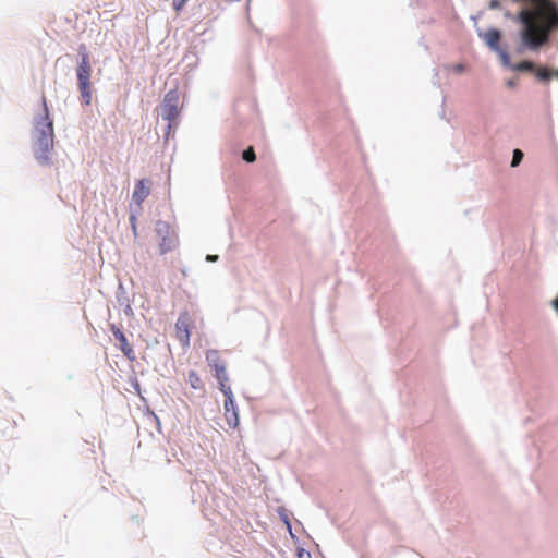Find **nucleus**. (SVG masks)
Wrapping results in <instances>:
<instances>
[{
  "label": "nucleus",
  "instance_id": "9d476101",
  "mask_svg": "<svg viewBox=\"0 0 558 558\" xmlns=\"http://www.w3.org/2000/svg\"><path fill=\"white\" fill-rule=\"evenodd\" d=\"M111 330L114 338L119 341L121 349H125V347H128V339L124 333L113 325L111 326Z\"/></svg>",
  "mask_w": 558,
  "mask_h": 558
},
{
  "label": "nucleus",
  "instance_id": "4468645a",
  "mask_svg": "<svg viewBox=\"0 0 558 558\" xmlns=\"http://www.w3.org/2000/svg\"><path fill=\"white\" fill-rule=\"evenodd\" d=\"M533 71L535 72V75L542 81H547L550 78L551 73L547 68H535Z\"/></svg>",
  "mask_w": 558,
  "mask_h": 558
},
{
  "label": "nucleus",
  "instance_id": "f03ea898",
  "mask_svg": "<svg viewBox=\"0 0 558 558\" xmlns=\"http://www.w3.org/2000/svg\"><path fill=\"white\" fill-rule=\"evenodd\" d=\"M206 360L215 371V377L219 383V389L226 398L223 403L225 418L231 428H236L239 426V414L233 399V392L231 387L227 384L228 376L226 373V363L218 356L217 351H213L208 354Z\"/></svg>",
  "mask_w": 558,
  "mask_h": 558
},
{
  "label": "nucleus",
  "instance_id": "f257e3e1",
  "mask_svg": "<svg viewBox=\"0 0 558 558\" xmlns=\"http://www.w3.org/2000/svg\"><path fill=\"white\" fill-rule=\"evenodd\" d=\"M521 24L520 50L537 51L558 29V4L554 0H530V7L518 12Z\"/></svg>",
  "mask_w": 558,
  "mask_h": 558
},
{
  "label": "nucleus",
  "instance_id": "0eeeda50",
  "mask_svg": "<svg viewBox=\"0 0 558 558\" xmlns=\"http://www.w3.org/2000/svg\"><path fill=\"white\" fill-rule=\"evenodd\" d=\"M478 35L492 50L498 52L502 64L505 66H509L510 56L506 50L499 47V40L501 37L500 32L496 28H490L487 32L480 33Z\"/></svg>",
  "mask_w": 558,
  "mask_h": 558
},
{
  "label": "nucleus",
  "instance_id": "20e7f679",
  "mask_svg": "<svg viewBox=\"0 0 558 558\" xmlns=\"http://www.w3.org/2000/svg\"><path fill=\"white\" fill-rule=\"evenodd\" d=\"M81 54V62L77 66V84L78 89L81 92V96L86 106H89L92 102V65L89 61V54L87 52L86 46L81 45L78 48Z\"/></svg>",
  "mask_w": 558,
  "mask_h": 558
},
{
  "label": "nucleus",
  "instance_id": "6ab92c4d",
  "mask_svg": "<svg viewBox=\"0 0 558 558\" xmlns=\"http://www.w3.org/2000/svg\"><path fill=\"white\" fill-rule=\"evenodd\" d=\"M517 16H518V13H517V14H512V13H510V12H508V11H507V12H505V17L510 19V20H512V21H514V22L520 23Z\"/></svg>",
  "mask_w": 558,
  "mask_h": 558
},
{
  "label": "nucleus",
  "instance_id": "5701e85b",
  "mask_svg": "<svg viewBox=\"0 0 558 558\" xmlns=\"http://www.w3.org/2000/svg\"><path fill=\"white\" fill-rule=\"evenodd\" d=\"M132 352H133V351H131V350L125 351L126 355H128L130 359H131L130 353H132ZM132 359H134V357L132 356Z\"/></svg>",
  "mask_w": 558,
  "mask_h": 558
},
{
  "label": "nucleus",
  "instance_id": "dca6fc26",
  "mask_svg": "<svg viewBox=\"0 0 558 558\" xmlns=\"http://www.w3.org/2000/svg\"><path fill=\"white\" fill-rule=\"evenodd\" d=\"M522 158H523V153L520 149H515L513 151L511 166L517 167L521 162Z\"/></svg>",
  "mask_w": 558,
  "mask_h": 558
},
{
  "label": "nucleus",
  "instance_id": "aec40b11",
  "mask_svg": "<svg viewBox=\"0 0 558 558\" xmlns=\"http://www.w3.org/2000/svg\"><path fill=\"white\" fill-rule=\"evenodd\" d=\"M513 2H521L525 4V7H530V0H512Z\"/></svg>",
  "mask_w": 558,
  "mask_h": 558
},
{
  "label": "nucleus",
  "instance_id": "7ed1b4c3",
  "mask_svg": "<svg viewBox=\"0 0 558 558\" xmlns=\"http://www.w3.org/2000/svg\"><path fill=\"white\" fill-rule=\"evenodd\" d=\"M44 111L45 116L41 121L36 124L35 128V156L37 160L47 165L50 161V154L53 149V124L49 118L46 99L44 98Z\"/></svg>",
  "mask_w": 558,
  "mask_h": 558
},
{
  "label": "nucleus",
  "instance_id": "423d86ee",
  "mask_svg": "<svg viewBox=\"0 0 558 558\" xmlns=\"http://www.w3.org/2000/svg\"><path fill=\"white\" fill-rule=\"evenodd\" d=\"M178 90L171 89L165 95L160 110L161 117L169 122V128L172 126V123L175 122L180 114Z\"/></svg>",
  "mask_w": 558,
  "mask_h": 558
},
{
  "label": "nucleus",
  "instance_id": "4be33fe9",
  "mask_svg": "<svg viewBox=\"0 0 558 558\" xmlns=\"http://www.w3.org/2000/svg\"><path fill=\"white\" fill-rule=\"evenodd\" d=\"M454 70L456 72H462L463 71V65L462 64H458L454 66Z\"/></svg>",
  "mask_w": 558,
  "mask_h": 558
},
{
  "label": "nucleus",
  "instance_id": "a211bd4d",
  "mask_svg": "<svg viewBox=\"0 0 558 558\" xmlns=\"http://www.w3.org/2000/svg\"><path fill=\"white\" fill-rule=\"evenodd\" d=\"M488 7L490 10H497L501 8V3L499 0H490Z\"/></svg>",
  "mask_w": 558,
  "mask_h": 558
},
{
  "label": "nucleus",
  "instance_id": "412c9836",
  "mask_svg": "<svg viewBox=\"0 0 558 558\" xmlns=\"http://www.w3.org/2000/svg\"><path fill=\"white\" fill-rule=\"evenodd\" d=\"M218 259L217 255H207V260L215 262Z\"/></svg>",
  "mask_w": 558,
  "mask_h": 558
},
{
  "label": "nucleus",
  "instance_id": "f8f14e48",
  "mask_svg": "<svg viewBox=\"0 0 558 558\" xmlns=\"http://www.w3.org/2000/svg\"><path fill=\"white\" fill-rule=\"evenodd\" d=\"M277 512H278V515L280 517V519L287 525V529L291 532L290 514H289L288 510L284 507H279Z\"/></svg>",
  "mask_w": 558,
  "mask_h": 558
},
{
  "label": "nucleus",
  "instance_id": "6e6552de",
  "mask_svg": "<svg viewBox=\"0 0 558 558\" xmlns=\"http://www.w3.org/2000/svg\"><path fill=\"white\" fill-rule=\"evenodd\" d=\"M191 318L187 313L180 314L175 323V336L182 347L190 345Z\"/></svg>",
  "mask_w": 558,
  "mask_h": 558
},
{
  "label": "nucleus",
  "instance_id": "39448f33",
  "mask_svg": "<svg viewBox=\"0 0 558 558\" xmlns=\"http://www.w3.org/2000/svg\"><path fill=\"white\" fill-rule=\"evenodd\" d=\"M159 253L167 254L178 245V235L173 228L166 221L158 220L155 225Z\"/></svg>",
  "mask_w": 558,
  "mask_h": 558
},
{
  "label": "nucleus",
  "instance_id": "9b49d317",
  "mask_svg": "<svg viewBox=\"0 0 558 558\" xmlns=\"http://www.w3.org/2000/svg\"><path fill=\"white\" fill-rule=\"evenodd\" d=\"M187 380H189L190 386L193 389H202L203 388V383H202L201 378L198 377V375L194 371L189 373Z\"/></svg>",
  "mask_w": 558,
  "mask_h": 558
},
{
  "label": "nucleus",
  "instance_id": "2eb2a0df",
  "mask_svg": "<svg viewBox=\"0 0 558 558\" xmlns=\"http://www.w3.org/2000/svg\"><path fill=\"white\" fill-rule=\"evenodd\" d=\"M243 159L246 161V162H253L255 161L256 159V155H255V151L253 149V147H248L247 149H245L243 151Z\"/></svg>",
  "mask_w": 558,
  "mask_h": 558
},
{
  "label": "nucleus",
  "instance_id": "ddd939ff",
  "mask_svg": "<svg viewBox=\"0 0 558 558\" xmlns=\"http://www.w3.org/2000/svg\"><path fill=\"white\" fill-rule=\"evenodd\" d=\"M513 70L515 71H533L535 70V65L531 61H521L513 65Z\"/></svg>",
  "mask_w": 558,
  "mask_h": 558
},
{
  "label": "nucleus",
  "instance_id": "1a4fd4ad",
  "mask_svg": "<svg viewBox=\"0 0 558 558\" xmlns=\"http://www.w3.org/2000/svg\"><path fill=\"white\" fill-rule=\"evenodd\" d=\"M151 181L148 179H141L136 182L132 193L133 202L141 207L146 197L150 194Z\"/></svg>",
  "mask_w": 558,
  "mask_h": 558
},
{
  "label": "nucleus",
  "instance_id": "b1692460",
  "mask_svg": "<svg viewBox=\"0 0 558 558\" xmlns=\"http://www.w3.org/2000/svg\"><path fill=\"white\" fill-rule=\"evenodd\" d=\"M556 76L558 77V70L556 71Z\"/></svg>",
  "mask_w": 558,
  "mask_h": 558
},
{
  "label": "nucleus",
  "instance_id": "f3484780",
  "mask_svg": "<svg viewBox=\"0 0 558 558\" xmlns=\"http://www.w3.org/2000/svg\"><path fill=\"white\" fill-rule=\"evenodd\" d=\"M186 2H187V0H173L172 1L173 10L179 14L185 7Z\"/></svg>",
  "mask_w": 558,
  "mask_h": 558
}]
</instances>
